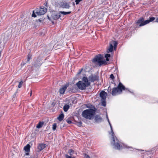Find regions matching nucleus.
I'll list each match as a JSON object with an SVG mask.
<instances>
[{
  "mask_svg": "<svg viewBox=\"0 0 158 158\" xmlns=\"http://www.w3.org/2000/svg\"><path fill=\"white\" fill-rule=\"evenodd\" d=\"M59 13H61V14L63 15H65L69 14L71 13V12L69 11V12H64V11H60Z\"/></svg>",
  "mask_w": 158,
  "mask_h": 158,
  "instance_id": "nucleus-21",
  "label": "nucleus"
},
{
  "mask_svg": "<svg viewBox=\"0 0 158 158\" xmlns=\"http://www.w3.org/2000/svg\"><path fill=\"white\" fill-rule=\"evenodd\" d=\"M110 77L112 80L114 79V76L113 74H111L110 75Z\"/></svg>",
  "mask_w": 158,
  "mask_h": 158,
  "instance_id": "nucleus-32",
  "label": "nucleus"
},
{
  "mask_svg": "<svg viewBox=\"0 0 158 158\" xmlns=\"http://www.w3.org/2000/svg\"><path fill=\"white\" fill-rule=\"evenodd\" d=\"M87 107L90 108L84 110L82 112V116L86 119L91 120L92 119L94 116L96 110L95 107L91 105Z\"/></svg>",
  "mask_w": 158,
  "mask_h": 158,
  "instance_id": "nucleus-1",
  "label": "nucleus"
},
{
  "mask_svg": "<svg viewBox=\"0 0 158 158\" xmlns=\"http://www.w3.org/2000/svg\"><path fill=\"white\" fill-rule=\"evenodd\" d=\"M74 151L72 149H70L69 151V153L70 155H72L74 153Z\"/></svg>",
  "mask_w": 158,
  "mask_h": 158,
  "instance_id": "nucleus-27",
  "label": "nucleus"
},
{
  "mask_svg": "<svg viewBox=\"0 0 158 158\" xmlns=\"http://www.w3.org/2000/svg\"><path fill=\"white\" fill-rule=\"evenodd\" d=\"M90 84V82L89 81L87 77H83L82 81H79L76 84L79 89L82 90L85 89Z\"/></svg>",
  "mask_w": 158,
  "mask_h": 158,
  "instance_id": "nucleus-2",
  "label": "nucleus"
},
{
  "mask_svg": "<svg viewBox=\"0 0 158 158\" xmlns=\"http://www.w3.org/2000/svg\"><path fill=\"white\" fill-rule=\"evenodd\" d=\"M155 19V18L154 17H150L149 18V20H146V21H148V23L150 22H151L154 21Z\"/></svg>",
  "mask_w": 158,
  "mask_h": 158,
  "instance_id": "nucleus-23",
  "label": "nucleus"
},
{
  "mask_svg": "<svg viewBox=\"0 0 158 158\" xmlns=\"http://www.w3.org/2000/svg\"><path fill=\"white\" fill-rule=\"evenodd\" d=\"M68 123H69V124H70L71 123H72V122L70 120H68V121H67Z\"/></svg>",
  "mask_w": 158,
  "mask_h": 158,
  "instance_id": "nucleus-35",
  "label": "nucleus"
},
{
  "mask_svg": "<svg viewBox=\"0 0 158 158\" xmlns=\"http://www.w3.org/2000/svg\"><path fill=\"white\" fill-rule=\"evenodd\" d=\"M60 17V15L58 14H53L52 15V18L55 20L58 19Z\"/></svg>",
  "mask_w": 158,
  "mask_h": 158,
  "instance_id": "nucleus-15",
  "label": "nucleus"
},
{
  "mask_svg": "<svg viewBox=\"0 0 158 158\" xmlns=\"http://www.w3.org/2000/svg\"><path fill=\"white\" fill-rule=\"evenodd\" d=\"M82 69H81L78 73V74H80L81 73V71H82Z\"/></svg>",
  "mask_w": 158,
  "mask_h": 158,
  "instance_id": "nucleus-37",
  "label": "nucleus"
},
{
  "mask_svg": "<svg viewBox=\"0 0 158 158\" xmlns=\"http://www.w3.org/2000/svg\"><path fill=\"white\" fill-rule=\"evenodd\" d=\"M46 147V144L44 143L39 144L37 146L38 151H40L44 149Z\"/></svg>",
  "mask_w": 158,
  "mask_h": 158,
  "instance_id": "nucleus-12",
  "label": "nucleus"
},
{
  "mask_svg": "<svg viewBox=\"0 0 158 158\" xmlns=\"http://www.w3.org/2000/svg\"><path fill=\"white\" fill-rule=\"evenodd\" d=\"M118 43L117 42L112 40L109 43V47L107 49L106 52L108 53L112 52L113 51V48L115 50L117 47Z\"/></svg>",
  "mask_w": 158,
  "mask_h": 158,
  "instance_id": "nucleus-6",
  "label": "nucleus"
},
{
  "mask_svg": "<svg viewBox=\"0 0 158 158\" xmlns=\"http://www.w3.org/2000/svg\"><path fill=\"white\" fill-rule=\"evenodd\" d=\"M56 124L55 123L52 125V129L53 131L56 130Z\"/></svg>",
  "mask_w": 158,
  "mask_h": 158,
  "instance_id": "nucleus-25",
  "label": "nucleus"
},
{
  "mask_svg": "<svg viewBox=\"0 0 158 158\" xmlns=\"http://www.w3.org/2000/svg\"><path fill=\"white\" fill-rule=\"evenodd\" d=\"M94 120L96 122L99 123L102 121V118L100 115H97L95 117Z\"/></svg>",
  "mask_w": 158,
  "mask_h": 158,
  "instance_id": "nucleus-14",
  "label": "nucleus"
},
{
  "mask_svg": "<svg viewBox=\"0 0 158 158\" xmlns=\"http://www.w3.org/2000/svg\"><path fill=\"white\" fill-rule=\"evenodd\" d=\"M155 22L158 23V17L156 19Z\"/></svg>",
  "mask_w": 158,
  "mask_h": 158,
  "instance_id": "nucleus-38",
  "label": "nucleus"
},
{
  "mask_svg": "<svg viewBox=\"0 0 158 158\" xmlns=\"http://www.w3.org/2000/svg\"><path fill=\"white\" fill-rule=\"evenodd\" d=\"M65 156L66 158H75L73 157H72V156H69L68 155H66Z\"/></svg>",
  "mask_w": 158,
  "mask_h": 158,
  "instance_id": "nucleus-31",
  "label": "nucleus"
},
{
  "mask_svg": "<svg viewBox=\"0 0 158 158\" xmlns=\"http://www.w3.org/2000/svg\"><path fill=\"white\" fill-rule=\"evenodd\" d=\"M35 13L38 15H44L47 11V9L45 7L37 8L35 10Z\"/></svg>",
  "mask_w": 158,
  "mask_h": 158,
  "instance_id": "nucleus-7",
  "label": "nucleus"
},
{
  "mask_svg": "<svg viewBox=\"0 0 158 158\" xmlns=\"http://www.w3.org/2000/svg\"><path fill=\"white\" fill-rule=\"evenodd\" d=\"M44 124V123L43 122H40L36 126V128H41Z\"/></svg>",
  "mask_w": 158,
  "mask_h": 158,
  "instance_id": "nucleus-19",
  "label": "nucleus"
},
{
  "mask_svg": "<svg viewBox=\"0 0 158 158\" xmlns=\"http://www.w3.org/2000/svg\"><path fill=\"white\" fill-rule=\"evenodd\" d=\"M108 90L109 91V90H110V91H111V89H110V86H109V87L108 88Z\"/></svg>",
  "mask_w": 158,
  "mask_h": 158,
  "instance_id": "nucleus-36",
  "label": "nucleus"
},
{
  "mask_svg": "<svg viewBox=\"0 0 158 158\" xmlns=\"http://www.w3.org/2000/svg\"><path fill=\"white\" fill-rule=\"evenodd\" d=\"M23 81L22 80H21L19 83V85L18 86V87L19 88H21L22 85H23Z\"/></svg>",
  "mask_w": 158,
  "mask_h": 158,
  "instance_id": "nucleus-28",
  "label": "nucleus"
},
{
  "mask_svg": "<svg viewBox=\"0 0 158 158\" xmlns=\"http://www.w3.org/2000/svg\"><path fill=\"white\" fill-rule=\"evenodd\" d=\"M25 155H29V153L28 152H27L26 153Z\"/></svg>",
  "mask_w": 158,
  "mask_h": 158,
  "instance_id": "nucleus-39",
  "label": "nucleus"
},
{
  "mask_svg": "<svg viewBox=\"0 0 158 158\" xmlns=\"http://www.w3.org/2000/svg\"><path fill=\"white\" fill-rule=\"evenodd\" d=\"M60 6L62 8L65 9H69L70 7L69 3L66 2H61Z\"/></svg>",
  "mask_w": 158,
  "mask_h": 158,
  "instance_id": "nucleus-11",
  "label": "nucleus"
},
{
  "mask_svg": "<svg viewBox=\"0 0 158 158\" xmlns=\"http://www.w3.org/2000/svg\"><path fill=\"white\" fill-rule=\"evenodd\" d=\"M69 108V106L67 104L65 105L63 107L64 110L65 112H66L68 111Z\"/></svg>",
  "mask_w": 158,
  "mask_h": 158,
  "instance_id": "nucleus-18",
  "label": "nucleus"
},
{
  "mask_svg": "<svg viewBox=\"0 0 158 158\" xmlns=\"http://www.w3.org/2000/svg\"><path fill=\"white\" fill-rule=\"evenodd\" d=\"M32 94V91H31V93H30V96H31V95Z\"/></svg>",
  "mask_w": 158,
  "mask_h": 158,
  "instance_id": "nucleus-40",
  "label": "nucleus"
},
{
  "mask_svg": "<svg viewBox=\"0 0 158 158\" xmlns=\"http://www.w3.org/2000/svg\"><path fill=\"white\" fill-rule=\"evenodd\" d=\"M31 58V55L30 54H28L27 55V62H28Z\"/></svg>",
  "mask_w": 158,
  "mask_h": 158,
  "instance_id": "nucleus-24",
  "label": "nucleus"
},
{
  "mask_svg": "<svg viewBox=\"0 0 158 158\" xmlns=\"http://www.w3.org/2000/svg\"><path fill=\"white\" fill-rule=\"evenodd\" d=\"M123 90L130 92L121 82H119L117 87H114L112 89L111 94L113 96H115L118 94H121Z\"/></svg>",
  "mask_w": 158,
  "mask_h": 158,
  "instance_id": "nucleus-4",
  "label": "nucleus"
},
{
  "mask_svg": "<svg viewBox=\"0 0 158 158\" xmlns=\"http://www.w3.org/2000/svg\"><path fill=\"white\" fill-rule=\"evenodd\" d=\"M64 117V114L62 113L57 117V119L60 121H61L63 119Z\"/></svg>",
  "mask_w": 158,
  "mask_h": 158,
  "instance_id": "nucleus-17",
  "label": "nucleus"
},
{
  "mask_svg": "<svg viewBox=\"0 0 158 158\" xmlns=\"http://www.w3.org/2000/svg\"><path fill=\"white\" fill-rule=\"evenodd\" d=\"M100 97L102 98V100H106V96L107 95L106 93L104 91H102L100 94Z\"/></svg>",
  "mask_w": 158,
  "mask_h": 158,
  "instance_id": "nucleus-13",
  "label": "nucleus"
},
{
  "mask_svg": "<svg viewBox=\"0 0 158 158\" xmlns=\"http://www.w3.org/2000/svg\"><path fill=\"white\" fill-rule=\"evenodd\" d=\"M103 56L100 54L96 56L93 60V61L94 63H97L99 66L103 64H106V61L103 60Z\"/></svg>",
  "mask_w": 158,
  "mask_h": 158,
  "instance_id": "nucleus-5",
  "label": "nucleus"
},
{
  "mask_svg": "<svg viewBox=\"0 0 158 158\" xmlns=\"http://www.w3.org/2000/svg\"><path fill=\"white\" fill-rule=\"evenodd\" d=\"M105 57L106 58V60L108 61L109 60L108 58L110 57V55L109 54H106L105 55Z\"/></svg>",
  "mask_w": 158,
  "mask_h": 158,
  "instance_id": "nucleus-22",
  "label": "nucleus"
},
{
  "mask_svg": "<svg viewBox=\"0 0 158 158\" xmlns=\"http://www.w3.org/2000/svg\"><path fill=\"white\" fill-rule=\"evenodd\" d=\"M136 23L137 25H139V27H142L148 23V21H144L143 17H141L136 21Z\"/></svg>",
  "mask_w": 158,
  "mask_h": 158,
  "instance_id": "nucleus-8",
  "label": "nucleus"
},
{
  "mask_svg": "<svg viewBox=\"0 0 158 158\" xmlns=\"http://www.w3.org/2000/svg\"><path fill=\"white\" fill-rule=\"evenodd\" d=\"M102 105L104 106H106V102L105 101V100H102Z\"/></svg>",
  "mask_w": 158,
  "mask_h": 158,
  "instance_id": "nucleus-26",
  "label": "nucleus"
},
{
  "mask_svg": "<svg viewBox=\"0 0 158 158\" xmlns=\"http://www.w3.org/2000/svg\"><path fill=\"white\" fill-rule=\"evenodd\" d=\"M32 17H36V16L35 14L34 13V11H33V13L32 15Z\"/></svg>",
  "mask_w": 158,
  "mask_h": 158,
  "instance_id": "nucleus-33",
  "label": "nucleus"
},
{
  "mask_svg": "<svg viewBox=\"0 0 158 158\" xmlns=\"http://www.w3.org/2000/svg\"><path fill=\"white\" fill-rule=\"evenodd\" d=\"M69 86V84L66 83L62 87L60 88L59 90V93L61 94H63L67 89V88Z\"/></svg>",
  "mask_w": 158,
  "mask_h": 158,
  "instance_id": "nucleus-10",
  "label": "nucleus"
},
{
  "mask_svg": "<svg viewBox=\"0 0 158 158\" xmlns=\"http://www.w3.org/2000/svg\"><path fill=\"white\" fill-rule=\"evenodd\" d=\"M30 147H31L30 145L28 144L24 147V150L25 151V152H29L30 151Z\"/></svg>",
  "mask_w": 158,
  "mask_h": 158,
  "instance_id": "nucleus-16",
  "label": "nucleus"
},
{
  "mask_svg": "<svg viewBox=\"0 0 158 158\" xmlns=\"http://www.w3.org/2000/svg\"><path fill=\"white\" fill-rule=\"evenodd\" d=\"M88 80L90 82H94L95 81H97L98 79V77L96 75H91L88 77Z\"/></svg>",
  "mask_w": 158,
  "mask_h": 158,
  "instance_id": "nucleus-9",
  "label": "nucleus"
},
{
  "mask_svg": "<svg viewBox=\"0 0 158 158\" xmlns=\"http://www.w3.org/2000/svg\"><path fill=\"white\" fill-rule=\"evenodd\" d=\"M82 1V0H75V2H76V5L78 4L79 3Z\"/></svg>",
  "mask_w": 158,
  "mask_h": 158,
  "instance_id": "nucleus-30",
  "label": "nucleus"
},
{
  "mask_svg": "<svg viewBox=\"0 0 158 158\" xmlns=\"http://www.w3.org/2000/svg\"><path fill=\"white\" fill-rule=\"evenodd\" d=\"M73 5L74 6V5H75L74 3V2L73 3Z\"/></svg>",
  "mask_w": 158,
  "mask_h": 158,
  "instance_id": "nucleus-41",
  "label": "nucleus"
},
{
  "mask_svg": "<svg viewBox=\"0 0 158 158\" xmlns=\"http://www.w3.org/2000/svg\"><path fill=\"white\" fill-rule=\"evenodd\" d=\"M85 158H90L89 156L88 155L85 154Z\"/></svg>",
  "mask_w": 158,
  "mask_h": 158,
  "instance_id": "nucleus-34",
  "label": "nucleus"
},
{
  "mask_svg": "<svg viewBox=\"0 0 158 158\" xmlns=\"http://www.w3.org/2000/svg\"><path fill=\"white\" fill-rule=\"evenodd\" d=\"M82 123L81 121L78 122L77 123V125L79 127H81L82 126Z\"/></svg>",
  "mask_w": 158,
  "mask_h": 158,
  "instance_id": "nucleus-29",
  "label": "nucleus"
},
{
  "mask_svg": "<svg viewBox=\"0 0 158 158\" xmlns=\"http://www.w3.org/2000/svg\"><path fill=\"white\" fill-rule=\"evenodd\" d=\"M118 141H119L118 140ZM118 142H119V143H120L119 141ZM119 145H121L122 146V147H121L118 150H120L121 149H122V148H131V147H128L126 145H125L123 144V143H122V144H119Z\"/></svg>",
  "mask_w": 158,
  "mask_h": 158,
  "instance_id": "nucleus-20",
  "label": "nucleus"
},
{
  "mask_svg": "<svg viewBox=\"0 0 158 158\" xmlns=\"http://www.w3.org/2000/svg\"><path fill=\"white\" fill-rule=\"evenodd\" d=\"M107 118L108 122L109 124V125L110 126L111 133H112V141L111 142V144L114 146V148L115 149H119L121 147H122L121 145H119V143L118 140L117 139L116 137L114 136V132L112 130V127L110 123V122L109 121V120L108 119V118L107 115Z\"/></svg>",
  "mask_w": 158,
  "mask_h": 158,
  "instance_id": "nucleus-3",
  "label": "nucleus"
}]
</instances>
